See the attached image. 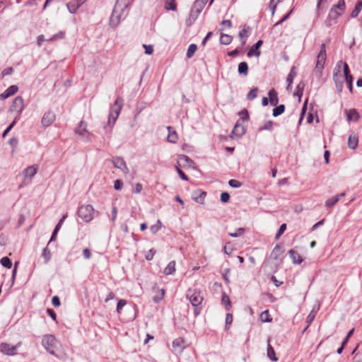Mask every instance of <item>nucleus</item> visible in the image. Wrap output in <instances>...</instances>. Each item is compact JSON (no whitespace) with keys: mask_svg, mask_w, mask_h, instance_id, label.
Here are the masks:
<instances>
[{"mask_svg":"<svg viewBox=\"0 0 362 362\" xmlns=\"http://www.w3.org/2000/svg\"><path fill=\"white\" fill-rule=\"evenodd\" d=\"M180 162H183L185 165L190 167L193 164V161L188 156L185 155H181L179 157Z\"/></svg>","mask_w":362,"mask_h":362,"instance_id":"a19ab883","label":"nucleus"},{"mask_svg":"<svg viewBox=\"0 0 362 362\" xmlns=\"http://www.w3.org/2000/svg\"><path fill=\"white\" fill-rule=\"evenodd\" d=\"M162 227V223L160 220L157 221V223L151 226L150 230L152 233L156 234Z\"/></svg>","mask_w":362,"mask_h":362,"instance_id":"de8ad7c7","label":"nucleus"},{"mask_svg":"<svg viewBox=\"0 0 362 362\" xmlns=\"http://www.w3.org/2000/svg\"><path fill=\"white\" fill-rule=\"evenodd\" d=\"M52 303L54 306L58 307L60 305V300L59 298L57 296H54L52 299Z\"/></svg>","mask_w":362,"mask_h":362,"instance_id":"774afa93","label":"nucleus"},{"mask_svg":"<svg viewBox=\"0 0 362 362\" xmlns=\"http://www.w3.org/2000/svg\"><path fill=\"white\" fill-rule=\"evenodd\" d=\"M262 44L263 41L262 40H258L249 50V52H247V56L249 57H251L252 56L259 57L261 54V52L259 49L262 45Z\"/></svg>","mask_w":362,"mask_h":362,"instance_id":"4468645a","label":"nucleus"},{"mask_svg":"<svg viewBox=\"0 0 362 362\" xmlns=\"http://www.w3.org/2000/svg\"><path fill=\"white\" fill-rule=\"evenodd\" d=\"M156 251L154 249H151L148 251L146 255H145V257L147 260H151L153 258V256L155 255Z\"/></svg>","mask_w":362,"mask_h":362,"instance_id":"13d9d810","label":"nucleus"},{"mask_svg":"<svg viewBox=\"0 0 362 362\" xmlns=\"http://www.w3.org/2000/svg\"><path fill=\"white\" fill-rule=\"evenodd\" d=\"M315 315H316V311H315L314 310H313L310 313L309 315L307 316V318H306V322L308 323V325L307 327L304 329V331H305L308 327L310 326V325L313 322V321L314 320L315 317Z\"/></svg>","mask_w":362,"mask_h":362,"instance_id":"58836bf2","label":"nucleus"},{"mask_svg":"<svg viewBox=\"0 0 362 362\" xmlns=\"http://www.w3.org/2000/svg\"><path fill=\"white\" fill-rule=\"evenodd\" d=\"M233 40L232 36L227 34H221L220 37V42L222 45H228L231 43Z\"/></svg>","mask_w":362,"mask_h":362,"instance_id":"72a5a7b5","label":"nucleus"},{"mask_svg":"<svg viewBox=\"0 0 362 362\" xmlns=\"http://www.w3.org/2000/svg\"><path fill=\"white\" fill-rule=\"evenodd\" d=\"M165 8L168 11H176L177 6L175 0H165Z\"/></svg>","mask_w":362,"mask_h":362,"instance_id":"f704fd0d","label":"nucleus"},{"mask_svg":"<svg viewBox=\"0 0 362 362\" xmlns=\"http://www.w3.org/2000/svg\"><path fill=\"white\" fill-rule=\"evenodd\" d=\"M362 8V6L360 4H356L354 10L352 11L351 13V16L352 18H356L359 14Z\"/></svg>","mask_w":362,"mask_h":362,"instance_id":"09e8293b","label":"nucleus"},{"mask_svg":"<svg viewBox=\"0 0 362 362\" xmlns=\"http://www.w3.org/2000/svg\"><path fill=\"white\" fill-rule=\"evenodd\" d=\"M121 111V105H119L116 109H113L109 115L108 124L113 125Z\"/></svg>","mask_w":362,"mask_h":362,"instance_id":"f3484780","label":"nucleus"},{"mask_svg":"<svg viewBox=\"0 0 362 362\" xmlns=\"http://www.w3.org/2000/svg\"><path fill=\"white\" fill-rule=\"evenodd\" d=\"M18 143V140L16 137H13L9 139V144L12 146L13 148H15Z\"/></svg>","mask_w":362,"mask_h":362,"instance_id":"69168bd1","label":"nucleus"},{"mask_svg":"<svg viewBox=\"0 0 362 362\" xmlns=\"http://www.w3.org/2000/svg\"><path fill=\"white\" fill-rule=\"evenodd\" d=\"M250 27L244 25L243 28L239 32L238 37L240 39L247 38L250 35Z\"/></svg>","mask_w":362,"mask_h":362,"instance_id":"7c9ffc66","label":"nucleus"},{"mask_svg":"<svg viewBox=\"0 0 362 362\" xmlns=\"http://www.w3.org/2000/svg\"><path fill=\"white\" fill-rule=\"evenodd\" d=\"M206 193L197 190L193 192L192 199L197 203L204 204Z\"/></svg>","mask_w":362,"mask_h":362,"instance_id":"6ab92c4d","label":"nucleus"},{"mask_svg":"<svg viewBox=\"0 0 362 362\" xmlns=\"http://www.w3.org/2000/svg\"><path fill=\"white\" fill-rule=\"evenodd\" d=\"M127 301L124 299H121L118 301L117 305V312L120 313L122 308L126 305Z\"/></svg>","mask_w":362,"mask_h":362,"instance_id":"bf43d9fd","label":"nucleus"},{"mask_svg":"<svg viewBox=\"0 0 362 362\" xmlns=\"http://www.w3.org/2000/svg\"><path fill=\"white\" fill-rule=\"evenodd\" d=\"M304 83H300L296 88V90L294 93L295 95H298V97H300L303 95V89H304Z\"/></svg>","mask_w":362,"mask_h":362,"instance_id":"864d4df0","label":"nucleus"},{"mask_svg":"<svg viewBox=\"0 0 362 362\" xmlns=\"http://www.w3.org/2000/svg\"><path fill=\"white\" fill-rule=\"evenodd\" d=\"M21 346V342H18L15 346L8 343H1L0 344V351L7 356H15L17 354L18 349Z\"/></svg>","mask_w":362,"mask_h":362,"instance_id":"39448f33","label":"nucleus"},{"mask_svg":"<svg viewBox=\"0 0 362 362\" xmlns=\"http://www.w3.org/2000/svg\"><path fill=\"white\" fill-rule=\"evenodd\" d=\"M86 0H73L67 4L68 10L71 13H74L78 8L83 5Z\"/></svg>","mask_w":362,"mask_h":362,"instance_id":"2eb2a0df","label":"nucleus"},{"mask_svg":"<svg viewBox=\"0 0 362 362\" xmlns=\"http://www.w3.org/2000/svg\"><path fill=\"white\" fill-rule=\"evenodd\" d=\"M345 9V1L344 0H339L337 5H334L329 11V18L336 19L341 15Z\"/></svg>","mask_w":362,"mask_h":362,"instance_id":"0eeeda50","label":"nucleus"},{"mask_svg":"<svg viewBox=\"0 0 362 362\" xmlns=\"http://www.w3.org/2000/svg\"><path fill=\"white\" fill-rule=\"evenodd\" d=\"M18 88L16 86H11L0 95V99L4 100L9 98L10 96L13 95L18 91Z\"/></svg>","mask_w":362,"mask_h":362,"instance_id":"a211bd4d","label":"nucleus"},{"mask_svg":"<svg viewBox=\"0 0 362 362\" xmlns=\"http://www.w3.org/2000/svg\"><path fill=\"white\" fill-rule=\"evenodd\" d=\"M44 348L52 355H54V349L57 345V340L52 334H46L43 336L42 341Z\"/></svg>","mask_w":362,"mask_h":362,"instance_id":"7ed1b4c3","label":"nucleus"},{"mask_svg":"<svg viewBox=\"0 0 362 362\" xmlns=\"http://www.w3.org/2000/svg\"><path fill=\"white\" fill-rule=\"evenodd\" d=\"M186 297L194 307L199 306L204 299L201 292L196 290H188Z\"/></svg>","mask_w":362,"mask_h":362,"instance_id":"20e7f679","label":"nucleus"},{"mask_svg":"<svg viewBox=\"0 0 362 362\" xmlns=\"http://www.w3.org/2000/svg\"><path fill=\"white\" fill-rule=\"evenodd\" d=\"M326 57V46L325 43H322L320 47V51L317 57V63L315 65L316 71H320L323 69Z\"/></svg>","mask_w":362,"mask_h":362,"instance_id":"423d86ee","label":"nucleus"},{"mask_svg":"<svg viewBox=\"0 0 362 362\" xmlns=\"http://www.w3.org/2000/svg\"><path fill=\"white\" fill-rule=\"evenodd\" d=\"M279 2H280L279 0H271L270 1L269 7L272 11V15L274 14L276 8V6H277L278 3H279Z\"/></svg>","mask_w":362,"mask_h":362,"instance_id":"603ef678","label":"nucleus"},{"mask_svg":"<svg viewBox=\"0 0 362 362\" xmlns=\"http://www.w3.org/2000/svg\"><path fill=\"white\" fill-rule=\"evenodd\" d=\"M296 74H297L296 71V69H295V67H293L291 69V71L286 78V81L288 83L287 89H289L291 87V84L293 83V79L296 76Z\"/></svg>","mask_w":362,"mask_h":362,"instance_id":"a878e982","label":"nucleus"},{"mask_svg":"<svg viewBox=\"0 0 362 362\" xmlns=\"http://www.w3.org/2000/svg\"><path fill=\"white\" fill-rule=\"evenodd\" d=\"M0 262L2 264V266H4V267L9 269L12 267V262H11V259L7 257H4L1 258Z\"/></svg>","mask_w":362,"mask_h":362,"instance_id":"49530a36","label":"nucleus"},{"mask_svg":"<svg viewBox=\"0 0 362 362\" xmlns=\"http://www.w3.org/2000/svg\"><path fill=\"white\" fill-rule=\"evenodd\" d=\"M358 138L356 136L350 135L348 140V146L351 149H355L358 146Z\"/></svg>","mask_w":362,"mask_h":362,"instance_id":"473e14b6","label":"nucleus"},{"mask_svg":"<svg viewBox=\"0 0 362 362\" xmlns=\"http://www.w3.org/2000/svg\"><path fill=\"white\" fill-rule=\"evenodd\" d=\"M64 35L65 34L62 31H60L58 33L54 35L52 37L49 39H45L43 35H40L37 38V44L39 47H40L42 45V42L44 41L51 42L58 39H63L64 37Z\"/></svg>","mask_w":362,"mask_h":362,"instance_id":"ddd939ff","label":"nucleus"},{"mask_svg":"<svg viewBox=\"0 0 362 362\" xmlns=\"http://www.w3.org/2000/svg\"><path fill=\"white\" fill-rule=\"evenodd\" d=\"M86 127L87 124L83 121H81L78 127L75 130L76 134L78 135H83L86 132H87Z\"/></svg>","mask_w":362,"mask_h":362,"instance_id":"2f4dec72","label":"nucleus"},{"mask_svg":"<svg viewBox=\"0 0 362 362\" xmlns=\"http://www.w3.org/2000/svg\"><path fill=\"white\" fill-rule=\"evenodd\" d=\"M270 338L267 339V356L272 361H277L278 358L276 357L275 351L272 345L270 344Z\"/></svg>","mask_w":362,"mask_h":362,"instance_id":"4be33fe9","label":"nucleus"},{"mask_svg":"<svg viewBox=\"0 0 362 362\" xmlns=\"http://www.w3.org/2000/svg\"><path fill=\"white\" fill-rule=\"evenodd\" d=\"M42 255L45 259V263H47L50 260L52 255L50 250L47 248V247L43 249Z\"/></svg>","mask_w":362,"mask_h":362,"instance_id":"79ce46f5","label":"nucleus"},{"mask_svg":"<svg viewBox=\"0 0 362 362\" xmlns=\"http://www.w3.org/2000/svg\"><path fill=\"white\" fill-rule=\"evenodd\" d=\"M269 100L270 104L273 106L277 105L279 103L278 93L274 89H271L269 91Z\"/></svg>","mask_w":362,"mask_h":362,"instance_id":"412c9836","label":"nucleus"},{"mask_svg":"<svg viewBox=\"0 0 362 362\" xmlns=\"http://www.w3.org/2000/svg\"><path fill=\"white\" fill-rule=\"evenodd\" d=\"M333 78H334V80L335 82V86H336L337 92L339 93H341L342 90H343V86H344V79H343L342 75L340 74L339 76H338L337 74H334Z\"/></svg>","mask_w":362,"mask_h":362,"instance_id":"aec40b11","label":"nucleus"},{"mask_svg":"<svg viewBox=\"0 0 362 362\" xmlns=\"http://www.w3.org/2000/svg\"><path fill=\"white\" fill-rule=\"evenodd\" d=\"M127 8L128 2L127 0H117L116 1L110 19V25L111 27L114 28L119 25L122 17L127 15Z\"/></svg>","mask_w":362,"mask_h":362,"instance_id":"f257e3e1","label":"nucleus"},{"mask_svg":"<svg viewBox=\"0 0 362 362\" xmlns=\"http://www.w3.org/2000/svg\"><path fill=\"white\" fill-rule=\"evenodd\" d=\"M175 272V262L171 261L168 263L167 267L164 269V273L166 275H170Z\"/></svg>","mask_w":362,"mask_h":362,"instance_id":"c756f323","label":"nucleus"},{"mask_svg":"<svg viewBox=\"0 0 362 362\" xmlns=\"http://www.w3.org/2000/svg\"><path fill=\"white\" fill-rule=\"evenodd\" d=\"M93 207L91 205H83L78 209V216L85 222L90 221L93 218Z\"/></svg>","mask_w":362,"mask_h":362,"instance_id":"f03ea898","label":"nucleus"},{"mask_svg":"<svg viewBox=\"0 0 362 362\" xmlns=\"http://www.w3.org/2000/svg\"><path fill=\"white\" fill-rule=\"evenodd\" d=\"M23 108H24L23 99L22 97L18 96L13 100L10 110L11 112H17L18 115H19L22 112Z\"/></svg>","mask_w":362,"mask_h":362,"instance_id":"9d476101","label":"nucleus"},{"mask_svg":"<svg viewBox=\"0 0 362 362\" xmlns=\"http://www.w3.org/2000/svg\"><path fill=\"white\" fill-rule=\"evenodd\" d=\"M187 346V344L183 338H177L173 341V351L175 354H180Z\"/></svg>","mask_w":362,"mask_h":362,"instance_id":"1a4fd4ad","label":"nucleus"},{"mask_svg":"<svg viewBox=\"0 0 362 362\" xmlns=\"http://www.w3.org/2000/svg\"><path fill=\"white\" fill-rule=\"evenodd\" d=\"M260 318L262 322H269L272 321V318L269 317L268 310L262 312L260 315Z\"/></svg>","mask_w":362,"mask_h":362,"instance_id":"8fccbe9b","label":"nucleus"},{"mask_svg":"<svg viewBox=\"0 0 362 362\" xmlns=\"http://www.w3.org/2000/svg\"><path fill=\"white\" fill-rule=\"evenodd\" d=\"M341 64L343 65L344 69V76H342L343 78L351 76L350 74V71L348 64L346 63H343L341 61H340L338 62L337 65L340 67Z\"/></svg>","mask_w":362,"mask_h":362,"instance_id":"ea45409f","label":"nucleus"},{"mask_svg":"<svg viewBox=\"0 0 362 362\" xmlns=\"http://www.w3.org/2000/svg\"><path fill=\"white\" fill-rule=\"evenodd\" d=\"M168 135L167 139L170 143H176L177 140V134L175 131H172V127H168Z\"/></svg>","mask_w":362,"mask_h":362,"instance_id":"cd10ccee","label":"nucleus"},{"mask_svg":"<svg viewBox=\"0 0 362 362\" xmlns=\"http://www.w3.org/2000/svg\"><path fill=\"white\" fill-rule=\"evenodd\" d=\"M257 92H258V88H252L250 90V92L247 93V99L249 100H254L255 98H257Z\"/></svg>","mask_w":362,"mask_h":362,"instance_id":"c03bdc74","label":"nucleus"},{"mask_svg":"<svg viewBox=\"0 0 362 362\" xmlns=\"http://www.w3.org/2000/svg\"><path fill=\"white\" fill-rule=\"evenodd\" d=\"M284 252V248L279 245H276L272 251L270 258L275 261L274 264L276 266H278L281 263Z\"/></svg>","mask_w":362,"mask_h":362,"instance_id":"6e6552de","label":"nucleus"},{"mask_svg":"<svg viewBox=\"0 0 362 362\" xmlns=\"http://www.w3.org/2000/svg\"><path fill=\"white\" fill-rule=\"evenodd\" d=\"M233 322V315L231 313H227L226 316V327L230 325Z\"/></svg>","mask_w":362,"mask_h":362,"instance_id":"680f3d73","label":"nucleus"},{"mask_svg":"<svg viewBox=\"0 0 362 362\" xmlns=\"http://www.w3.org/2000/svg\"><path fill=\"white\" fill-rule=\"evenodd\" d=\"M288 253L294 264H300L303 262L300 255L294 250H290Z\"/></svg>","mask_w":362,"mask_h":362,"instance_id":"393cba45","label":"nucleus"},{"mask_svg":"<svg viewBox=\"0 0 362 362\" xmlns=\"http://www.w3.org/2000/svg\"><path fill=\"white\" fill-rule=\"evenodd\" d=\"M339 202V197H333L330 199H328L325 202V206L327 208L332 207L334 204H336Z\"/></svg>","mask_w":362,"mask_h":362,"instance_id":"37998d69","label":"nucleus"},{"mask_svg":"<svg viewBox=\"0 0 362 362\" xmlns=\"http://www.w3.org/2000/svg\"><path fill=\"white\" fill-rule=\"evenodd\" d=\"M346 114L348 121H351V120L357 121L360 117L358 112L355 109H351L349 110H346Z\"/></svg>","mask_w":362,"mask_h":362,"instance_id":"5701e85b","label":"nucleus"},{"mask_svg":"<svg viewBox=\"0 0 362 362\" xmlns=\"http://www.w3.org/2000/svg\"><path fill=\"white\" fill-rule=\"evenodd\" d=\"M205 4L202 2H199V0H196L194 4L193 8L191 11L190 16H194V19H196L199 14L202 12Z\"/></svg>","mask_w":362,"mask_h":362,"instance_id":"dca6fc26","label":"nucleus"},{"mask_svg":"<svg viewBox=\"0 0 362 362\" xmlns=\"http://www.w3.org/2000/svg\"><path fill=\"white\" fill-rule=\"evenodd\" d=\"M123 182L120 180H116L114 182V188L116 190H120L122 188Z\"/></svg>","mask_w":362,"mask_h":362,"instance_id":"e2e57ef3","label":"nucleus"},{"mask_svg":"<svg viewBox=\"0 0 362 362\" xmlns=\"http://www.w3.org/2000/svg\"><path fill=\"white\" fill-rule=\"evenodd\" d=\"M143 47H144L145 49V53L147 54H151L153 53V46L149 45H144Z\"/></svg>","mask_w":362,"mask_h":362,"instance_id":"0e129e2a","label":"nucleus"},{"mask_svg":"<svg viewBox=\"0 0 362 362\" xmlns=\"http://www.w3.org/2000/svg\"><path fill=\"white\" fill-rule=\"evenodd\" d=\"M273 122L272 120L267 121L263 126L259 127L258 131L262 132L263 130L272 131L273 129Z\"/></svg>","mask_w":362,"mask_h":362,"instance_id":"c9c22d12","label":"nucleus"},{"mask_svg":"<svg viewBox=\"0 0 362 362\" xmlns=\"http://www.w3.org/2000/svg\"><path fill=\"white\" fill-rule=\"evenodd\" d=\"M222 302L223 304H225L226 309L228 310L229 308L230 307V300L229 299V297L227 295H226V294L223 295Z\"/></svg>","mask_w":362,"mask_h":362,"instance_id":"5fc2aeb1","label":"nucleus"},{"mask_svg":"<svg viewBox=\"0 0 362 362\" xmlns=\"http://www.w3.org/2000/svg\"><path fill=\"white\" fill-rule=\"evenodd\" d=\"M197 45H195V44L189 45V46L188 47L187 51V54H186L187 57L189 59L191 58L194 55V54L197 51Z\"/></svg>","mask_w":362,"mask_h":362,"instance_id":"e433bc0d","label":"nucleus"},{"mask_svg":"<svg viewBox=\"0 0 362 362\" xmlns=\"http://www.w3.org/2000/svg\"><path fill=\"white\" fill-rule=\"evenodd\" d=\"M164 296L165 290L163 288L159 289L158 291V294L153 297V301L156 303H158L163 298Z\"/></svg>","mask_w":362,"mask_h":362,"instance_id":"a18cd8bd","label":"nucleus"},{"mask_svg":"<svg viewBox=\"0 0 362 362\" xmlns=\"http://www.w3.org/2000/svg\"><path fill=\"white\" fill-rule=\"evenodd\" d=\"M284 110H285L284 105H280L273 109L272 115L274 117H277V116L281 115L284 112Z\"/></svg>","mask_w":362,"mask_h":362,"instance_id":"4c0bfd02","label":"nucleus"},{"mask_svg":"<svg viewBox=\"0 0 362 362\" xmlns=\"http://www.w3.org/2000/svg\"><path fill=\"white\" fill-rule=\"evenodd\" d=\"M286 223L281 224L278 232L276 234V238L278 239L284 233V232L286 230Z\"/></svg>","mask_w":362,"mask_h":362,"instance_id":"4d7b16f0","label":"nucleus"},{"mask_svg":"<svg viewBox=\"0 0 362 362\" xmlns=\"http://www.w3.org/2000/svg\"><path fill=\"white\" fill-rule=\"evenodd\" d=\"M13 71V69L12 67H8L5 69H4L1 72L2 76H5L6 75H11Z\"/></svg>","mask_w":362,"mask_h":362,"instance_id":"338daca9","label":"nucleus"},{"mask_svg":"<svg viewBox=\"0 0 362 362\" xmlns=\"http://www.w3.org/2000/svg\"><path fill=\"white\" fill-rule=\"evenodd\" d=\"M56 119L54 112L48 110L45 112L42 116L41 122L43 127H47L50 126Z\"/></svg>","mask_w":362,"mask_h":362,"instance_id":"f8f14e48","label":"nucleus"},{"mask_svg":"<svg viewBox=\"0 0 362 362\" xmlns=\"http://www.w3.org/2000/svg\"><path fill=\"white\" fill-rule=\"evenodd\" d=\"M112 163L115 168L121 170L124 174H128L129 170L123 158L121 157H115L112 159Z\"/></svg>","mask_w":362,"mask_h":362,"instance_id":"9b49d317","label":"nucleus"},{"mask_svg":"<svg viewBox=\"0 0 362 362\" xmlns=\"http://www.w3.org/2000/svg\"><path fill=\"white\" fill-rule=\"evenodd\" d=\"M37 168L35 165H31L25 168L23 173L25 177H29L32 178L37 173Z\"/></svg>","mask_w":362,"mask_h":362,"instance_id":"b1692460","label":"nucleus"},{"mask_svg":"<svg viewBox=\"0 0 362 362\" xmlns=\"http://www.w3.org/2000/svg\"><path fill=\"white\" fill-rule=\"evenodd\" d=\"M245 231L244 228H239L234 233H229L228 235L233 238H237L242 235Z\"/></svg>","mask_w":362,"mask_h":362,"instance_id":"3c124183","label":"nucleus"},{"mask_svg":"<svg viewBox=\"0 0 362 362\" xmlns=\"http://www.w3.org/2000/svg\"><path fill=\"white\" fill-rule=\"evenodd\" d=\"M232 133L238 136H243L245 134L244 127L242 124L237 122L232 131Z\"/></svg>","mask_w":362,"mask_h":362,"instance_id":"bb28decb","label":"nucleus"},{"mask_svg":"<svg viewBox=\"0 0 362 362\" xmlns=\"http://www.w3.org/2000/svg\"><path fill=\"white\" fill-rule=\"evenodd\" d=\"M238 71L239 74L246 76L248 74V65L246 62H242L238 64Z\"/></svg>","mask_w":362,"mask_h":362,"instance_id":"c85d7f7f","label":"nucleus"},{"mask_svg":"<svg viewBox=\"0 0 362 362\" xmlns=\"http://www.w3.org/2000/svg\"><path fill=\"white\" fill-rule=\"evenodd\" d=\"M230 199V195L228 192H222L221 194V201L223 203H226Z\"/></svg>","mask_w":362,"mask_h":362,"instance_id":"052dcab7","label":"nucleus"},{"mask_svg":"<svg viewBox=\"0 0 362 362\" xmlns=\"http://www.w3.org/2000/svg\"><path fill=\"white\" fill-rule=\"evenodd\" d=\"M228 185H230V187L233 188H239L242 185L241 182L237 180H229Z\"/></svg>","mask_w":362,"mask_h":362,"instance_id":"6e6d98bb","label":"nucleus"}]
</instances>
